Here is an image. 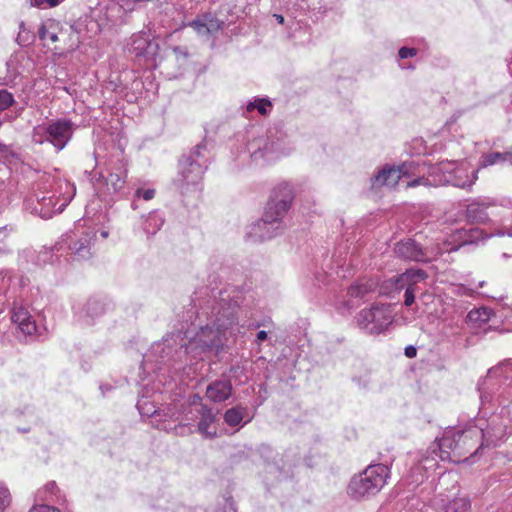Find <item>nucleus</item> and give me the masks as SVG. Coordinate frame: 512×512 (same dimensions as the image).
I'll return each instance as SVG.
<instances>
[{
    "instance_id": "f257e3e1",
    "label": "nucleus",
    "mask_w": 512,
    "mask_h": 512,
    "mask_svg": "<svg viewBox=\"0 0 512 512\" xmlns=\"http://www.w3.org/2000/svg\"><path fill=\"white\" fill-rule=\"evenodd\" d=\"M194 305L197 307L196 318L207 320H231L240 317L243 293L235 287L224 289L212 288L196 293Z\"/></svg>"
},
{
    "instance_id": "f03ea898",
    "label": "nucleus",
    "mask_w": 512,
    "mask_h": 512,
    "mask_svg": "<svg viewBox=\"0 0 512 512\" xmlns=\"http://www.w3.org/2000/svg\"><path fill=\"white\" fill-rule=\"evenodd\" d=\"M477 179V171L467 161H441L427 165L425 176L409 181L407 187L452 185L459 188L471 187Z\"/></svg>"
},
{
    "instance_id": "7ed1b4c3",
    "label": "nucleus",
    "mask_w": 512,
    "mask_h": 512,
    "mask_svg": "<svg viewBox=\"0 0 512 512\" xmlns=\"http://www.w3.org/2000/svg\"><path fill=\"white\" fill-rule=\"evenodd\" d=\"M481 429L478 426H469L463 430H448L439 439L437 447L439 458L443 461L460 463L469 457L477 455L481 446ZM437 455L435 449L432 451Z\"/></svg>"
},
{
    "instance_id": "20e7f679",
    "label": "nucleus",
    "mask_w": 512,
    "mask_h": 512,
    "mask_svg": "<svg viewBox=\"0 0 512 512\" xmlns=\"http://www.w3.org/2000/svg\"><path fill=\"white\" fill-rule=\"evenodd\" d=\"M76 187L66 180H58L52 190L35 194L25 201V208L31 214L42 219H50L53 215L61 213L73 199Z\"/></svg>"
},
{
    "instance_id": "39448f33",
    "label": "nucleus",
    "mask_w": 512,
    "mask_h": 512,
    "mask_svg": "<svg viewBox=\"0 0 512 512\" xmlns=\"http://www.w3.org/2000/svg\"><path fill=\"white\" fill-rule=\"evenodd\" d=\"M128 169L123 160H110L104 169L90 178L94 190L101 198H108L124 193Z\"/></svg>"
},
{
    "instance_id": "423d86ee",
    "label": "nucleus",
    "mask_w": 512,
    "mask_h": 512,
    "mask_svg": "<svg viewBox=\"0 0 512 512\" xmlns=\"http://www.w3.org/2000/svg\"><path fill=\"white\" fill-rule=\"evenodd\" d=\"M390 470L386 465H369L362 473L355 475L348 485V494L360 500L377 494L386 484Z\"/></svg>"
},
{
    "instance_id": "0eeeda50",
    "label": "nucleus",
    "mask_w": 512,
    "mask_h": 512,
    "mask_svg": "<svg viewBox=\"0 0 512 512\" xmlns=\"http://www.w3.org/2000/svg\"><path fill=\"white\" fill-rule=\"evenodd\" d=\"M426 168L427 164L424 161L404 162L397 167L385 165L372 177V187L375 189L383 186L394 188L403 178H407L408 181L406 183H408L419 176H425ZM405 188H408L407 184H405Z\"/></svg>"
},
{
    "instance_id": "6e6552de",
    "label": "nucleus",
    "mask_w": 512,
    "mask_h": 512,
    "mask_svg": "<svg viewBox=\"0 0 512 512\" xmlns=\"http://www.w3.org/2000/svg\"><path fill=\"white\" fill-rule=\"evenodd\" d=\"M294 199V189L290 183L283 182L278 184L268 201L264 210V220L256 226L258 229L265 226L266 223H275L276 219H283Z\"/></svg>"
},
{
    "instance_id": "1a4fd4ad",
    "label": "nucleus",
    "mask_w": 512,
    "mask_h": 512,
    "mask_svg": "<svg viewBox=\"0 0 512 512\" xmlns=\"http://www.w3.org/2000/svg\"><path fill=\"white\" fill-rule=\"evenodd\" d=\"M455 249L456 247L442 249L438 245L431 247H422L415 240L407 239L399 242L396 245L395 252L398 256L407 260L427 262L431 261L444 251H452Z\"/></svg>"
},
{
    "instance_id": "9d476101",
    "label": "nucleus",
    "mask_w": 512,
    "mask_h": 512,
    "mask_svg": "<svg viewBox=\"0 0 512 512\" xmlns=\"http://www.w3.org/2000/svg\"><path fill=\"white\" fill-rule=\"evenodd\" d=\"M96 238V230L93 227H84L78 224L73 231L69 243V249L78 260H87L92 257V246Z\"/></svg>"
},
{
    "instance_id": "9b49d317",
    "label": "nucleus",
    "mask_w": 512,
    "mask_h": 512,
    "mask_svg": "<svg viewBox=\"0 0 512 512\" xmlns=\"http://www.w3.org/2000/svg\"><path fill=\"white\" fill-rule=\"evenodd\" d=\"M206 170L205 162L194 161L191 157H182L179 160L178 177L175 184L181 190H188L189 186H196L200 183Z\"/></svg>"
},
{
    "instance_id": "f8f14e48",
    "label": "nucleus",
    "mask_w": 512,
    "mask_h": 512,
    "mask_svg": "<svg viewBox=\"0 0 512 512\" xmlns=\"http://www.w3.org/2000/svg\"><path fill=\"white\" fill-rule=\"evenodd\" d=\"M74 127V123L68 119H58L48 122L49 143H51L57 151H61L71 140Z\"/></svg>"
},
{
    "instance_id": "ddd939ff",
    "label": "nucleus",
    "mask_w": 512,
    "mask_h": 512,
    "mask_svg": "<svg viewBox=\"0 0 512 512\" xmlns=\"http://www.w3.org/2000/svg\"><path fill=\"white\" fill-rule=\"evenodd\" d=\"M129 50L136 57L153 58L158 53L159 45L151 38L150 34L141 32L133 35Z\"/></svg>"
},
{
    "instance_id": "4468645a",
    "label": "nucleus",
    "mask_w": 512,
    "mask_h": 512,
    "mask_svg": "<svg viewBox=\"0 0 512 512\" xmlns=\"http://www.w3.org/2000/svg\"><path fill=\"white\" fill-rule=\"evenodd\" d=\"M80 45V36L78 31L67 23L60 22V32L56 45L53 47L58 53L71 52Z\"/></svg>"
},
{
    "instance_id": "2eb2a0df",
    "label": "nucleus",
    "mask_w": 512,
    "mask_h": 512,
    "mask_svg": "<svg viewBox=\"0 0 512 512\" xmlns=\"http://www.w3.org/2000/svg\"><path fill=\"white\" fill-rule=\"evenodd\" d=\"M481 429V446H496L506 435V426L498 416H493L485 428Z\"/></svg>"
},
{
    "instance_id": "dca6fc26",
    "label": "nucleus",
    "mask_w": 512,
    "mask_h": 512,
    "mask_svg": "<svg viewBox=\"0 0 512 512\" xmlns=\"http://www.w3.org/2000/svg\"><path fill=\"white\" fill-rule=\"evenodd\" d=\"M13 333L20 341H32L44 337L48 327L44 322H12Z\"/></svg>"
},
{
    "instance_id": "f3484780",
    "label": "nucleus",
    "mask_w": 512,
    "mask_h": 512,
    "mask_svg": "<svg viewBox=\"0 0 512 512\" xmlns=\"http://www.w3.org/2000/svg\"><path fill=\"white\" fill-rule=\"evenodd\" d=\"M195 413V417H200L197 425L198 432L206 439H214L217 436V428L215 426L216 416L212 409L200 405L195 408Z\"/></svg>"
},
{
    "instance_id": "a211bd4d",
    "label": "nucleus",
    "mask_w": 512,
    "mask_h": 512,
    "mask_svg": "<svg viewBox=\"0 0 512 512\" xmlns=\"http://www.w3.org/2000/svg\"><path fill=\"white\" fill-rule=\"evenodd\" d=\"M248 150L254 161H272L277 157L278 145L270 143L265 138H258L248 144Z\"/></svg>"
},
{
    "instance_id": "6ab92c4d",
    "label": "nucleus",
    "mask_w": 512,
    "mask_h": 512,
    "mask_svg": "<svg viewBox=\"0 0 512 512\" xmlns=\"http://www.w3.org/2000/svg\"><path fill=\"white\" fill-rule=\"evenodd\" d=\"M264 220V215L260 220L251 225L248 235L255 241L269 240L276 235L280 234L283 230L282 219H276L275 223H266L265 226H261L256 229V226Z\"/></svg>"
},
{
    "instance_id": "aec40b11",
    "label": "nucleus",
    "mask_w": 512,
    "mask_h": 512,
    "mask_svg": "<svg viewBox=\"0 0 512 512\" xmlns=\"http://www.w3.org/2000/svg\"><path fill=\"white\" fill-rule=\"evenodd\" d=\"M232 383L229 379H216L206 388L207 398L214 403H221L232 396Z\"/></svg>"
},
{
    "instance_id": "412c9836",
    "label": "nucleus",
    "mask_w": 512,
    "mask_h": 512,
    "mask_svg": "<svg viewBox=\"0 0 512 512\" xmlns=\"http://www.w3.org/2000/svg\"><path fill=\"white\" fill-rule=\"evenodd\" d=\"M200 35H213L223 27V22L211 14H205L189 23Z\"/></svg>"
},
{
    "instance_id": "4be33fe9",
    "label": "nucleus",
    "mask_w": 512,
    "mask_h": 512,
    "mask_svg": "<svg viewBox=\"0 0 512 512\" xmlns=\"http://www.w3.org/2000/svg\"><path fill=\"white\" fill-rule=\"evenodd\" d=\"M60 32V21L56 19H45L38 27L37 34L45 46L56 45L58 33Z\"/></svg>"
},
{
    "instance_id": "5701e85b",
    "label": "nucleus",
    "mask_w": 512,
    "mask_h": 512,
    "mask_svg": "<svg viewBox=\"0 0 512 512\" xmlns=\"http://www.w3.org/2000/svg\"><path fill=\"white\" fill-rule=\"evenodd\" d=\"M378 285V279H360L352 284L348 289L350 298H362L369 292H375Z\"/></svg>"
},
{
    "instance_id": "b1692460",
    "label": "nucleus",
    "mask_w": 512,
    "mask_h": 512,
    "mask_svg": "<svg viewBox=\"0 0 512 512\" xmlns=\"http://www.w3.org/2000/svg\"><path fill=\"white\" fill-rule=\"evenodd\" d=\"M438 463L435 457L425 456L423 457L412 469L411 473L415 476L413 482L418 485L424 480V473L429 470H434Z\"/></svg>"
},
{
    "instance_id": "393cba45",
    "label": "nucleus",
    "mask_w": 512,
    "mask_h": 512,
    "mask_svg": "<svg viewBox=\"0 0 512 512\" xmlns=\"http://www.w3.org/2000/svg\"><path fill=\"white\" fill-rule=\"evenodd\" d=\"M403 288L404 287L402 282H400L398 275L385 280L378 279V285L375 292H378L381 295H392L395 292H399Z\"/></svg>"
},
{
    "instance_id": "a878e982",
    "label": "nucleus",
    "mask_w": 512,
    "mask_h": 512,
    "mask_svg": "<svg viewBox=\"0 0 512 512\" xmlns=\"http://www.w3.org/2000/svg\"><path fill=\"white\" fill-rule=\"evenodd\" d=\"M427 274L422 269H408L399 275V280L402 282L403 287H412L420 281L426 279Z\"/></svg>"
},
{
    "instance_id": "bb28decb",
    "label": "nucleus",
    "mask_w": 512,
    "mask_h": 512,
    "mask_svg": "<svg viewBox=\"0 0 512 512\" xmlns=\"http://www.w3.org/2000/svg\"><path fill=\"white\" fill-rule=\"evenodd\" d=\"M392 322H388L384 324L383 322H358V327L365 334L377 336L382 333H385L388 330L389 324Z\"/></svg>"
},
{
    "instance_id": "cd10ccee",
    "label": "nucleus",
    "mask_w": 512,
    "mask_h": 512,
    "mask_svg": "<svg viewBox=\"0 0 512 512\" xmlns=\"http://www.w3.org/2000/svg\"><path fill=\"white\" fill-rule=\"evenodd\" d=\"M512 161V153L510 152H492L482 156L480 166L487 167L497 163Z\"/></svg>"
},
{
    "instance_id": "c85d7f7f",
    "label": "nucleus",
    "mask_w": 512,
    "mask_h": 512,
    "mask_svg": "<svg viewBox=\"0 0 512 512\" xmlns=\"http://www.w3.org/2000/svg\"><path fill=\"white\" fill-rule=\"evenodd\" d=\"M245 412L246 408L242 406L230 408L224 413V421L227 425L235 427L242 422Z\"/></svg>"
},
{
    "instance_id": "c756f323",
    "label": "nucleus",
    "mask_w": 512,
    "mask_h": 512,
    "mask_svg": "<svg viewBox=\"0 0 512 512\" xmlns=\"http://www.w3.org/2000/svg\"><path fill=\"white\" fill-rule=\"evenodd\" d=\"M272 107L271 102L266 98H255L253 101H249L246 105L247 112L258 111L261 115H266L270 112Z\"/></svg>"
},
{
    "instance_id": "7c9ffc66",
    "label": "nucleus",
    "mask_w": 512,
    "mask_h": 512,
    "mask_svg": "<svg viewBox=\"0 0 512 512\" xmlns=\"http://www.w3.org/2000/svg\"><path fill=\"white\" fill-rule=\"evenodd\" d=\"M471 507L467 497H456L444 507V512H467Z\"/></svg>"
},
{
    "instance_id": "2f4dec72",
    "label": "nucleus",
    "mask_w": 512,
    "mask_h": 512,
    "mask_svg": "<svg viewBox=\"0 0 512 512\" xmlns=\"http://www.w3.org/2000/svg\"><path fill=\"white\" fill-rule=\"evenodd\" d=\"M164 224L163 217L157 212L150 213L145 221L144 229L147 234L154 235Z\"/></svg>"
},
{
    "instance_id": "473e14b6",
    "label": "nucleus",
    "mask_w": 512,
    "mask_h": 512,
    "mask_svg": "<svg viewBox=\"0 0 512 512\" xmlns=\"http://www.w3.org/2000/svg\"><path fill=\"white\" fill-rule=\"evenodd\" d=\"M485 207L480 204H470L467 209L468 217L473 221L484 223L488 220V215L485 212Z\"/></svg>"
},
{
    "instance_id": "72a5a7b5",
    "label": "nucleus",
    "mask_w": 512,
    "mask_h": 512,
    "mask_svg": "<svg viewBox=\"0 0 512 512\" xmlns=\"http://www.w3.org/2000/svg\"><path fill=\"white\" fill-rule=\"evenodd\" d=\"M32 141L36 144L49 143V129L48 123H43L35 126L32 131Z\"/></svg>"
},
{
    "instance_id": "f704fd0d",
    "label": "nucleus",
    "mask_w": 512,
    "mask_h": 512,
    "mask_svg": "<svg viewBox=\"0 0 512 512\" xmlns=\"http://www.w3.org/2000/svg\"><path fill=\"white\" fill-rule=\"evenodd\" d=\"M12 230L11 226L0 227V255L11 252L10 235Z\"/></svg>"
},
{
    "instance_id": "c9c22d12",
    "label": "nucleus",
    "mask_w": 512,
    "mask_h": 512,
    "mask_svg": "<svg viewBox=\"0 0 512 512\" xmlns=\"http://www.w3.org/2000/svg\"><path fill=\"white\" fill-rule=\"evenodd\" d=\"M58 493L59 489L56 485V482L50 481L46 483L42 489L37 491L36 496L40 501H50L52 500V497L57 496Z\"/></svg>"
},
{
    "instance_id": "e433bc0d",
    "label": "nucleus",
    "mask_w": 512,
    "mask_h": 512,
    "mask_svg": "<svg viewBox=\"0 0 512 512\" xmlns=\"http://www.w3.org/2000/svg\"><path fill=\"white\" fill-rule=\"evenodd\" d=\"M105 304L98 299H90L86 304V315L88 317H99L105 311Z\"/></svg>"
},
{
    "instance_id": "4c0bfd02",
    "label": "nucleus",
    "mask_w": 512,
    "mask_h": 512,
    "mask_svg": "<svg viewBox=\"0 0 512 512\" xmlns=\"http://www.w3.org/2000/svg\"><path fill=\"white\" fill-rule=\"evenodd\" d=\"M12 503V495L6 484L0 481V512H5Z\"/></svg>"
},
{
    "instance_id": "58836bf2",
    "label": "nucleus",
    "mask_w": 512,
    "mask_h": 512,
    "mask_svg": "<svg viewBox=\"0 0 512 512\" xmlns=\"http://www.w3.org/2000/svg\"><path fill=\"white\" fill-rule=\"evenodd\" d=\"M492 310L486 307H481L479 309L471 310L468 315L467 319L469 321L472 320H490L492 317Z\"/></svg>"
},
{
    "instance_id": "ea45409f",
    "label": "nucleus",
    "mask_w": 512,
    "mask_h": 512,
    "mask_svg": "<svg viewBox=\"0 0 512 512\" xmlns=\"http://www.w3.org/2000/svg\"><path fill=\"white\" fill-rule=\"evenodd\" d=\"M15 102L14 96L12 93L8 92L5 89H0V111H4Z\"/></svg>"
},
{
    "instance_id": "a19ab883",
    "label": "nucleus",
    "mask_w": 512,
    "mask_h": 512,
    "mask_svg": "<svg viewBox=\"0 0 512 512\" xmlns=\"http://www.w3.org/2000/svg\"><path fill=\"white\" fill-rule=\"evenodd\" d=\"M11 273L7 270L0 271V295L5 294L11 284Z\"/></svg>"
},
{
    "instance_id": "79ce46f5",
    "label": "nucleus",
    "mask_w": 512,
    "mask_h": 512,
    "mask_svg": "<svg viewBox=\"0 0 512 512\" xmlns=\"http://www.w3.org/2000/svg\"><path fill=\"white\" fill-rule=\"evenodd\" d=\"M204 151H206V146L203 144L197 145L191 154L188 157H191L192 160H196L199 162H205V166L207 167V159L204 155Z\"/></svg>"
},
{
    "instance_id": "37998d69",
    "label": "nucleus",
    "mask_w": 512,
    "mask_h": 512,
    "mask_svg": "<svg viewBox=\"0 0 512 512\" xmlns=\"http://www.w3.org/2000/svg\"><path fill=\"white\" fill-rule=\"evenodd\" d=\"M30 317L28 310L19 306L13 308L10 320H29Z\"/></svg>"
},
{
    "instance_id": "c03bdc74",
    "label": "nucleus",
    "mask_w": 512,
    "mask_h": 512,
    "mask_svg": "<svg viewBox=\"0 0 512 512\" xmlns=\"http://www.w3.org/2000/svg\"><path fill=\"white\" fill-rule=\"evenodd\" d=\"M201 398L198 395L193 396V401L190 404V410L184 415L183 419L186 421H193L195 419V408L199 407Z\"/></svg>"
},
{
    "instance_id": "a18cd8bd",
    "label": "nucleus",
    "mask_w": 512,
    "mask_h": 512,
    "mask_svg": "<svg viewBox=\"0 0 512 512\" xmlns=\"http://www.w3.org/2000/svg\"><path fill=\"white\" fill-rule=\"evenodd\" d=\"M60 3V0H33L32 5L39 8H53Z\"/></svg>"
},
{
    "instance_id": "49530a36",
    "label": "nucleus",
    "mask_w": 512,
    "mask_h": 512,
    "mask_svg": "<svg viewBox=\"0 0 512 512\" xmlns=\"http://www.w3.org/2000/svg\"><path fill=\"white\" fill-rule=\"evenodd\" d=\"M135 196L137 198H143L144 200L146 201H149L151 199L154 198L155 196V190L154 189H146V190H143V189H137L136 192H135Z\"/></svg>"
},
{
    "instance_id": "de8ad7c7",
    "label": "nucleus",
    "mask_w": 512,
    "mask_h": 512,
    "mask_svg": "<svg viewBox=\"0 0 512 512\" xmlns=\"http://www.w3.org/2000/svg\"><path fill=\"white\" fill-rule=\"evenodd\" d=\"M404 288H405L404 304L406 306H411L415 300V289L412 287H404Z\"/></svg>"
},
{
    "instance_id": "09e8293b",
    "label": "nucleus",
    "mask_w": 512,
    "mask_h": 512,
    "mask_svg": "<svg viewBox=\"0 0 512 512\" xmlns=\"http://www.w3.org/2000/svg\"><path fill=\"white\" fill-rule=\"evenodd\" d=\"M416 54H417V50L415 48H408V47H402L398 52V55L401 59L413 57Z\"/></svg>"
},
{
    "instance_id": "8fccbe9b",
    "label": "nucleus",
    "mask_w": 512,
    "mask_h": 512,
    "mask_svg": "<svg viewBox=\"0 0 512 512\" xmlns=\"http://www.w3.org/2000/svg\"><path fill=\"white\" fill-rule=\"evenodd\" d=\"M29 512H61V511L52 506L42 504V505L32 507Z\"/></svg>"
},
{
    "instance_id": "3c124183",
    "label": "nucleus",
    "mask_w": 512,
    "mask_h": 512,
    "mask_svg": "<svg viewBox=\"0 0 512 512\" xmlns=\"http://www.w3.org/2000/svg\"><path fill=\"white\" fill-rule=\"evenodd\" d=\"M405 356L408 357V358H414L417 354V349L412 346V345H409L405 348Z\"/></svg>"
},
{
    "instance_id": "603ef678",
    "label": "nucleus",
    "mask_w": 512,
    "mask_h": 512,
    "mask_svg": "<svg viewBox=\"0 0 512 512\" xmlns=\"http://www.w3.org/2000/svg\"><path fill=\"white\" fill-rule=\"evenodd\" d=\"M20 29H21V31L19 32L18 38H17L19 43L27 42L29 39L25 38L24 35H23V33H24V24L23 23H21Z\"/></svg>"
},
{
    "instance_id": "864d4df0",
    "label": "nucleus",
    "mask_w": 512,
    "mask_h": 512,
    "mask_svg": "<svg viewBox=\"0 0 512 512\" xmlns=\"http://www.w3.org/2000/svg\"><path fill=\"white\" fill-rule=\"evenodd\" d=\"M142 405H143L142 402L138 401L137 407H138L140 413L146 414V415H153L156 412L155 410H150V409H148L146 412H143L142 411V409H143Z\"/></svg>"
},
{
    "instance_id": "5fc2aeb1",
    "label": "nucleus",
    "mask_w": 512,
    "mask_h": 512,
    "mask_svg": "<svg viewBox=\"0 0 512 512\" xmlns=\"http://www.w3.org/2000/svg\"><path fill=\"white\" fill-rule=\"evenodd\" d=\"M153 350L156 351V352L165 353V344L158 343V344L153 346Z\"/></svg>"
},
{
    "instance_id": "6e6d98bb",
    "label": "nucleus",
    "mask_w": 512,
    "mask_h": 512,
    "mask_svg": "<svg viewBox=\"0 0 512 512\" xmlns=\"http://www.w3.org/2000/svg\"><path fill=\"white\" fill-rule=\"evenodd\" d=\"M267 338V333L264 330H261L257 333V341L262 342Z\"/></svg>"
},
{
    "instance_id": "4d7b16f0",
    "label": "nucleus",
    "mask_w": 512,
    "mask_h": 512,
    "mask_svg": "<svg viewBox=\"0 0 512 512\" xmlns=\"http://www.w3.org/2000/svg\"><path fill=\"white\" fill-rule=\"evenodd\" d=\"M274 17H275V19L277 20V22H278L279 24H283V23H284V17H283L282 15H280V14H274Z\"/></svg>"
},
{
    "instance_id": "13d9d810",
    "label": "nucleus",
    "mask_w": 512,
    "mask_h": 512,
    "mask_svg": "<svg viewBox=\"0 0 512 512\" xmlns=\"http://www.w3.org/2000/svg\"><path fill=\"white\" fill-rule=\"evenodd\" d=\"M101 236H102V238L106 239L109 236V231L108 230H102L101 231Z\"/></svg>"
},
{
    "instance_id": "bf43d9fd",
    "label": "nucleus",
    "mask_w": 512,
    "mask_h": 512,
    "mask_svg": "<svg viewBox=\"0 0 512 512\" xmlns=\"http://www.w3.org/2000/svg\"><path fill=\"white\" fill-rule=\"evenodd\" d=\"M0 151L1 152L7 151V146L5 144L1 143V142H0Z\"/></svg>"
},
{
    "instance_id": "052dcab7",
    "label": "nucleus",
    "mask_w": 512,
    "mask_h": 512,
    "mask_svg": "<svg viewBox=\"0 0 512 512\" xmlns=\"http://www.w3.org/2000/svg\"><path fill=\"white\" fill-rule=\"evenodd\" d=\"M512 364V360H505L501 365Z\"/></svg>"
},
{
    "instance_id": "680f3d73",
    "label": "nucleus",
    "mask_w": 512,
    "mask_h": 512,
    "mask_svg": "<svg viewBox=\"0 0 512 512\" xmlns=\"http://www.w3.org/2000/svg\"><path fill=\"white\" fill-rule=\"evenodd\" d=\"M353 380H354L355 382H357L359 385H361V383H360V379H359V378H354Z\"/></svg>"
},
{
    "instance_id": "e2e57ef3",
    "label": "nucleus",
    "mask_w": 512,
    "mask_h": 512,
    "mask_svg": "<svg viewBox=\"0 0 512 512\" xmlns=\"http://www.w3.org/2000/svg\"><path fill=\"white\" fill-rule=\"evenodd\" d=\"M368 386V382L366 381L365 383L362 384V387L363 388H366Z\"/></svg>"
},
{
    "instance_id": "0e129e2a",
    "label": "nucleus",
    "mask_w": 512,
    "mask_h": 512,
    "mask_svg": "<svg viewBox=\"0 0 512 512\" xmlns=\"http://www.w3.org/2000/svg\"><path fill=\"white\" fill-rule=\"evenodd\" d=\"M470 232H471V233L478 234V231H477V230H471Z\"/></svg>"
},
{
    "instance_id": "69168bd1",
    "label": "nucleus",
    "mask_w": 512,
    "mask_h": 512,
    "mask_svg": "<svg viewBox=\"0 0 512 512\" xmlns=\"http://www.w3.org/2000/svg\"><path fill=\"white\" fill-rule=\"evenodd\" d=\"M168 355V353H165V355L161 354V358H165Z\"/></svg>"
},
{
    "instance_id": "338daca9",
    "label": "nucleus",
    "mask_w": 512,
    "mask_h": 512,
    "mask_svg": "<svg viewBox=\"0 0 512 512\" xmlns=\"http://www.w3.org/2000/svg\"><path fill=\"white\" fill-rule=\"evenodd\" d=\"M179 50H180V48H178V47L174 48L175 52H178Z\"/></svg>"
},
{
    "instance_id": "774afa93",
    "label": "nucleus",
    "mask_w": 512,
    "mask_h": 512,
    "mask_svg": "<svg viewBox=\"0 0 512 512\" xmlns=\"http://www.w3.org/2000/svg\"><path fill=\"white\" fill-rule=\"evenodd\" d=\"M231 510H232V512H236L232 507H231Z\"/></svg>"
}]
</instances>
